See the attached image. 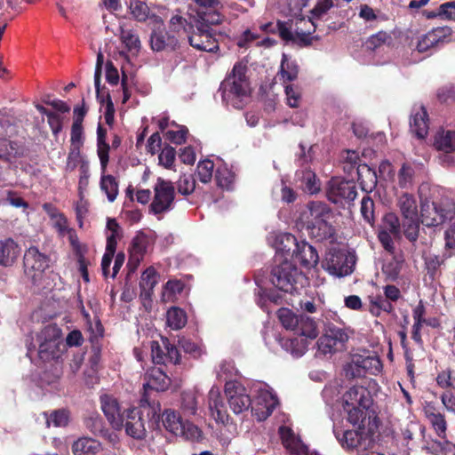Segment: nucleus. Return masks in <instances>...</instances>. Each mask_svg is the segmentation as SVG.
Masks as SVG:
<instances>
[{
	"instance_id": "ddd939ff",
	"label": "nucleus",
	"mask_w": 455,
	"mask_h": 455,
	"mask_svg": "<svg viewBox=\"0 0 455 455\" xmlns=\"http://www.w3.org/2000/svg\"><path fill=\"white\" fill-rule=\"evenodd\" d=\"M225 395L230 410L235 414L247 411L251 405V399L243 385L237 381H227Z\"/></svg>"
},
{
	"instance_id": "4d7b16f0",
	"label": "nucleus",
	"mask_w": 455,
	"mask_h": 455,
	"mask_svg": "<svg viewBox=\"0 0 455 455\" xmlns=\"http://www.w3.org/2000/svg\"><path fill=\"white\" fill-rule=\"evenodd\" d=\"M121 40L130 52H138L140 48V40L132 30H122Z\"/></svg>"
},
{
	"instance_id": "c756f323",
	"label": "nucleus",
	"mask_w": 455,
	"mask_h": 455,
	"mask_svg": "<svg viewBox=\"0 0 455 455\" xmlns=\"http://www.w3.org/2000/svg\"><path fill=\"white\" fill-rule=\"evenodd\" d=\"M103 450L102 444L96 439L81 437L72 444L74 455H97Z\"/></svg>"
},
{
	"instance_id": "e2e57ef3",
	"label": "nucleus",
	"mask_w": 455,
	"mask_h": 455,
	"mask_svg": "<svg viewBox=\"0 0 455 455\" xmlns=\"http://www.w3.org/2000/svg\"><path fill=\"white\" fill-rule=\"evenodd\" d=\"M317 347L318 350L323 355L331 354L340 348L338 346V344L331 338L329 337L327 333L323 335L318 339Z\"/></svg>"
},
{
	"instance_id": "58836bf2",
	"label": "nucleus",
	"mask_w": 455,
	"mask_h": 455,
	"mask_svg": "<svg viewBox=\"0 0 455 455\" xmlns=\"http://www.w3.org/2000/svg\"><path fill=\"white\" fill-rule=\"evenodd\" d=\"M420 221L419 216L411 219H403L401 229L405 238L413 245L418 241L419 235Z\"/></svg>"
},
{
	"instance_id": "5fc2aeb1",
	"label": "nucleus",
	"mask_w": 455,
	"mask_h": 455,
	"mask_svg": "<svg viewBox=\"0 0 455 455\" xmlns=\"http://www.w3.org/2000/svg\"><path fill=\"white\" fill-rule=\"evenodd\" d=\"M61 339V330L56 324H49L45 326L38 335V342H51Z\"/></svg>"
},
{
	"instance_id": "f3484780",
	"label": "nucleus",
	"mask_w": 455,
	"mask_h": 455,
	"mask_svg": "<svg viewBox=\"0 0 455 455\" xmlns=\"http://www.w3.org/2000/svg\"><path fill=\"white\" fill-rule=\"evenodd\" d=\"M151 356L156 364L178 363L180 354L178 349L170 343L167 338L161 337L160 340L151 342Z\"/></svg>"
},
{
	"instance_id": "f704fd0d",
	"label": "nucleus",
	"mask_w": 455,
	"mask_h": 455,
	"mask_svg": "<svg viewBox=\"0 0 455 455\" xmlns=\"http://www.w3.org/2000/svg\"><path fill=\"white\" fill-rule=\"evenodd\" d=\"M434 146L446 154L455 152V131L441 130L435 136Z\"/></svg>"
},
{
	"instance_id": "774afa93",
	"label": "nucleus",
	"mask_w": 455,
	"mask_h": 455,
	"mask_svg": "<svg viewBox=\"0 0 455 455\" xmlns=\"http://www.w3.org/2000/svg\"><path fill=\"white\" fill-rule=\"evenodd\" d=\"M437 98L442 103H452L455 101V86L446 85L438 90Z\"/></svg>"
},
{
	"instance_id": "2f4dec72",
	"label": "nucleus",
	"mask_w": 455,
	"mask_h": 455,
	"mask_svg": "<svg viewBox=\"0 0 455 455\" xmlns=\"http://www.w3.org/2000/svg\"><path fill=\"white\" fill-rule=\"evenodd\" d=\"M411 131L419 138L424 139L428 132V115L424 107L415 112L410 122Z\"/></svg>"
},
{
	"instance_id": "4468645a",
	"label": "nucleus",
	"mask_w": 455,
	"mask_h": 455,
	"mask_svg": "<svg viewBox=\"0 0 455 455\" xmlns=\"http://www.w3.org/2000/svg\"><path fill=\"white\" fill-rule=\"evenodd\" d=\"M307 278L298 267L289 260H283L273 267L270 272L272 284H297L303 283Z\"/></svg>"
},
{
	"instance_id": "aec40b11",
	"label": "nucleus",
	"mask_w": 455,
	"mask_h": 455,
	"mask_svg": "<svg viewBox=\"0 0 455 455\" xmlns=\"http://www.w3.org/2000/svg\"><path fill=\"white\" fill-rule=\"evenodd\" d=\"M424 266L420 272L424 284H440L443 279L444 262L436 255L423 254Z\"/></svg>"
},
{
	"instance_id": "052dcab7",
	"label": "nucleus",
	"mask_w": 455,
	"mask_h": 455,
	"mask_svg": "<svg viewBox=\"0 0 455 455\" xmlns=\"http://www.w3.org/2000/svg\"><path fill=\"white\" fill-rule=\"evenodd\" d=\"M223 16L218 12H209V13H198V17L195 19V24H200L201 22H204L207 24L208 29H212L211 28L212 25H219L222 22Z\"/></svg>"
},
{
	"instance_id": "b1692460",
	"label": "nucleus",
	"mask_w": 455,
	"mask_h": 455,
	"mask_svg": "<svg viewBox=\"0 0 455 455\" xmlns=\"http://www.w3.org/2000/svg\"><path fill=\"white\" fill-rule=\"evenodd\" d=\"M123 427L132 438L141 439L145 436V424L138 408H130L126 411Z\"/></svg>"
},
{
	"instance_id": "c03bdc74",
	"label": "nucleus",
	"mask_w": 455,
	"mask_h": 455,
	"mask_svg": "<svg viewBox=\"0 0 455 455\" xmlns=\"http://www.w3.org/2000/svg\"><path fill=\"white\" fill-rule=\"evenodd\" d=\"M215 180L218 187L232 190L235 181V173L226 166L219 167L215 172Z\"/></svg>"
},
{
	"instance_id": "69168bd1",
	"label": "nucleus",
	"mask_w": 455,
	"mask_h": 455,
	"mask_svg": "<svg viewBox=\"0 0 455 455\" xmlns=\"http://www.w3.org/2000/svg\"><path fill=\"white\" fill-rule=\"evenodd\" d=\"M188 130L186 126H180L178 131H167L164 134L166 140L176 145H181L186 142Z\"/></svg>"
},
{
	"instance_id": "a19ab883",
	"label": "nucleus",
	"mask_w": 455,
	"mask_h": 455,
	"mask_svg": "<svg viewBox=\"0 0 455 455\" xmlns=\"http://www.w3.org/2000/svg\"><path fill=\"white\" fill-rule=\"evenodd\" d=\"M100 185L108 201L114 202L118 195V182L116 178L113 175L102 173Z\"/></svg>"
},
{
	"instance_id": "f257e3e1",
	"label": "nucleus",
	"mask_w": 455,
	"mask_h": 455,
	"mask_svg": "<svg viewBox=\"0 0 455 455\" xmlns=\"http://www.w3.org/2000/svg\"><path fill=\"white\" fill-rule=\"evenodd\" d=\"M280 323L286 330H291L300 337L290 339H282L281 346L292 355L299 357L307 349V339H315L318 336V329L315 322L309 316L296 315L289 308H280L277 312Z\"/></svg>"
},
{
	"instance_id": "4be33fe9",
	"label": "nucleus",
	"mask_w": 455,
	"mask_h": 455,
	"mask_svg": "<svg viewBox=\"0 0 455 455\" xmlns=\"http://www.w3.org/2000/svg\"><path fill=\"white\" fill-rule=\"evenodd\" d=\"M101 409L108 421L115 429H122L125 413L121 411L117 400L110 395H104L100 397Z\"/></svg>"
},
{
	"instance_id": "79ce46f5",
	"label": "nucleus",
	"mask_w": 455,
	"mask_h": 455,
	"mask_svg": "<svg viewBox=\"0 0 455 455\" xmlns=\"http://www.w3.org/2000/svg\"><path fill=\"white\" fill-rule=\"evenodd\" d=\"M279 74L283 83L292 82L298 77L299 67L295 61H288L287 56L283 54Z\"/></svg>"
},
{
	"instance_id": "e433bc0d",
	"label": "nucleus",
	"mask_w": 455,
	"mask_h": 455,
	"mask_svg": "<svg viewBox=\"0 0 455 455\" xmlns=\"http://www.w3.org/2000/svg\"><path fill=\"white\" fill-rule=\"evenodd\" d=\"M66 345L62 339L58 340H52L51 342L39 343L38 354L43 360H50L60 356Z\"/></svg>"
},
{
	"instance_id": "13d9d810",
	"label": "nucleus",
	"mask_w": 455,
	"mask_h": 455,
	"mask_svg": "<svg viewBox=\"0 0 455 455\" xmlns=\"http://www.w3.org/2000/svg\"><path fill=\"white\" fill-rule=\"evenodd\" d=\"M176 150L170 145L164 146L158 156L159 164L166 169H171L175 162Z\"/></svg>"
},
{
	"instance_id": "423d86ee",
	"label": "nucleus",
	"mask_w": 455,
	"mask_h": 455,
	"mask_svg": "<svg viewBox=\"0 0 455 455\" xmlns=\"http://www.w3.org/2000/svg\"><path fill=\"white\" fill-rule=\"evenodd\" d=\"M247 67L242 62H236L231 72L220 84V91L223 98L243 97L247 95L249 82L246 77Z\"/></svg>"
},
{
	"instance_id": "0eeeda50",
	"label": "nucleus",
	"mask_w": 455,
	"mask_h": 455,
	"mask_svg": "<svg viewBox=\"0 0 455 455\" xmlns=\"http://www.w3.org/2000/svg\"><path fill=\"white\" fill-rule=\"evenodd\" d=\"M162 421L169 432L193 442L202 438V431L189 421H183L180 415L174 410L168 409L163 412Z\"/></svg>"
},
{
	"instance_id": "7ed1b4c3",
	"label": "nucleus",
	"mask_w": 455,
	"mask_h": 455,
	"mask_svg": "<svg viewBox=\"0 0 455 455\" xmlns=\"http://www.w3.org/2000/svg\"><path fill=\"white\" fill-rule=\"evenodd\" d=\"M280 38L285 43H291L299 47L311 46L314 41L320 39L318 36H312L316 29V25L308 18L301 16L293 25V20L289 23H279Z\"/></svg>"
},
{
	"instance_id": "39448f33",
	"label": "nucleus",
	"mask_w": 455,
	"mask_h": 455,
	"mask_svg": "<svg viewBox=\"0 0 455 455\" xmlns=\"http://www.w3.org/2000/svg\"><path fill=\"white\" fill-rule=\"evenodd\" d=\"M251 392V413L258 421L266 420L278 405V398L272 387L265 382L253 383Z\"/></svg>"
},
{
	"instance_id": "0e129e2a",
	"label": "nucleus",
	"mask_w": 455,
	"mask_h": 455,
	"mask_svg": "<svg viewBox=\"0 0 455 455\" xmlns=\"http://www.w3.org/2000/svg\"><path fill=\"white\" fill-rule=\"evenodd\" d=\"M188 24V23L184 17L176 14L170 19L169 28L167 30L172 33V35H177L179 38L180 31L187 30Z\"/></svg>"
},
{
	"instance_id": "603ef678",
	"label": "nucleus",
	"mask_w": 455,
	"mask_h": 455,
	"mask_svg": "<svg viewBox=\"0 0 455 455\" xmlns=\"http://www.w3.org/2000/svg\"><path fill=\"white\" fill-rule=\"evenodd\" d=\"M46 416V424L48 427L52 425L55 427H61L68 425L69 420L68 412L65 410L54 411Z\"/></svg>"
},
{
	"instance_id": "4c0bfd02",
	"label": "nucleus",
	"mask_w": 455,
	"mask_h": 455,
	"mask_svg": "<svg viewBox=\"0 0 455 455\" xmlns=\"http://www.w3.org/2000/svg\"><path fill=\"white\" fill-rule=\"evenodd\" d=\"M286 292L287 291H283L280 286H260L258 291V295L259 297V304L263 307L267 301H270L275 304L282 303L283 297Z\"/></svg>"
},
{
	"instance_id": "6e6d98bb",
	"label": "nucleus",
	"mask_w": 455,
	"mask_h": 455,
	"mask_svg": "<svg viewBox=\"0 0 455 455\" xmlns=\"http://www.w3.org/2000/svg\"><path fill=\"white\" fill-rule=\"evenodd\" d=\"M391 40L392 37L389 34L385 31H379L368 38L366 41V47L371 51H375L381 45L387 43L389 44Z\"/></svg>"
},
{
	"instance_id": "cd10ccee",
	"label": "nucleus",
	"mask_w": 455,
	"mask_h": 455,
	"mask_svg": "<svg viewBox=\"0 0 455 455\" xmlns=\"http://www.w3.org/2000/svg\"><path fill=\"white\" fill-rule=\"evenodd\" d=\"M279 435L283 445L290 452L297 455H307L308 452L312 451L308 450V448L301 442L300 438L297 436L289 427H280Z\"/></svg>"
},
{
	"instance_id": "2eb2a0df",
	"label": "nucleus",
	"mask_w": 455,
	"mask_h": 455,
	"mask_svg": "<svg viewBox=\"0 0 455 455\" xmlns=\"http://www.w3.org/2000/svg\"><path fill=\"white\" fill-rule=\"evenodd\" d=\"M150 48L153 52H174L180 47L177 35L169 32L162 23L155 27L150 34Z\"/></svg>"
},
{
	"instance_id": "f03ea898",
	"label": "nucleus",
	"mask_w": 455,
	"mask_h": 455,
	"mask_svg": "<svg viewBox=\"0 0 455 455\" xmlns=\"http://www.w3.org/2000/svg\"><path fill=\"white\" fill-rule=\"evenodd\" d=\"M333 213L331 207L325 203L310 202L307 209L299 217V224L307 235L315 242L329 241L333 243L336 229L331 223Z\"/></svg>"
},
{
	"instance_id": "6e6552de",
	"label": "nucleus",
	"mask_w": 455,
	"mask_h": 455,
	"mask_svg": "<svg viewBox=\"0 0 455 455\" xmlns=\"http://www.w3.org/2000/svg\"><path fill=\"white\" fill-rule=\"evenodd\" d=\"M175 187L170 180L157 178L154 185V197L149 205V212L160 215L170 212L174 205Z\"/></svg>"
},
{
	"instance_id": "412c9836",
	"label": "nucleus",
	"mask_w": 455,
	"mask_h": 455,
	"mask_svg": "<svg viewBox=\"0 0 455 455\" xmlns=\"http://www.w3.org/2000/svg\"><path fill=\"white\" fill-rule=\"evenodd\" d=\"M171 384L170 378L160 367H153L145 375V383L143 384L144 395L141 403H148V391L156 390L157 392L165 391Z\"/></svg>"
},
{
	"instance_id": "f8f14e48",
	"label": "nucleus",
	"mask_w": 455,
	"mask_h": 455,
	"mask_svg": "<svg viewBox=\"0 0 455 455\" xmlns=\"http://www.w3.org/2000/svg\"><path fill=\"white\" fill-rule=\"evenodd\" d=\"M326 195L329 201L333 204H349L357 196L355 183L353 180H345L339 178H332L328 182Z\"/></svg>"
},
{
	"instance_id": "338daca9",
	"label": "nucleus",
	"mask_w": 455,
	"mask_h": 455,
	"mask_svg": "<svg viewBox=\"0 0 455 455\" xmlns=\"http://www.w3.org/2000/svg\"><path fill=\"white\" fill-rule=\"evenodd\" d=\"M285 94L287 99V104L291 108H298L301 100V93L298 87L292 84L285 86Z\"/></svg>"
},
{
	"instance_id": "9d476101",
	"label": "nucleus",
	"mask_w": 455,
	"mask_h": 455,
	"mask_svg": "<svg viewBox=\"0 0 455 455\" xmlns=\"http://www.w3.org/2000/svg\"><path fill=\"white\" fill-rule=\"evenodd\" d=\"M401 235V223L397 215L394 212L386 213L378 228V240L384 250L390 255H395V246L394 238Z\"/></svg>"
},
{
	"instance_id": "1a4fd4ad",
	"label": "nucleus",
	"mask_w": 455,
	"mask_h": 455,
	"mask_svg": "<svg viewBox=\"0 0 455 455\" xmlns=\"http://www.w3.org/2000/svg\"><path fill=\"white\" fill-rule=\"evenodd\" d=\"M455 215V204L446 203L430 202L425 200L421 203V223L427 227H437L446 220Z\"/></svg>"
},
{
	"instance_id": "a878e982",
	"label": "nucleus",
	"mask_w": 455,
	"mask_h": 455,
	"mask_svg": "<svg viewBox=\"0 0 455 455\" xmlns=\"http://www.w3.org/2000/svg\"><path fill=\"white\" fill-rule=\"evenodd\" d=\"M326 269L331 275L345 276L353 272V263L342 251L331 253L326 259Z\"/></svg>"
},
{
	"instance_id": "dca6fc26",
	"label": "nucleus",
	"mask_w": 455,
	"mask_h": 455,
	"mask_svg": "<svg viewBox=\"0 0 455 455\" xmlns=\"http://www.w3.org/2000/svg\"><path fill=\"white\" fill-rule=\"evenodd\" d=\"M196 31L188 36L189 44L200 51L215 52L219 50V43L213 29H208L207 24H195Z\"/></svg>"
},
{
	"instance_id": "de8ad7c7",
	"label": "nucleus",
	"mask_w": 455,
	"mask_h": 455,
	"mask_svg": "<svg viewBox=\"0 0 455 455\" xmlns=\"http://www.w3.org/2000/svg\"><path fill=\"white\" fill-rule=\"evenodd\" d=\"M213 169L214 163L212 160L200 161L196 166V175L202 183L207 184L212 179Z\"/></svg>"
},
{
	"instance_id": "49530a36",
	"label": "nucleus",
	"mask_w": 455,
	"mask_h": 455,
	"mask_svg": "<svg viewBox=\"0 0 455 455\" xmlns=\"http://www.w3.org/2000/svg\"><path fill=\"white\" fill-rule=\"evenodd\" d=\"M129 9L132 17L139 22H145L149 15V8L141 0H131Z\"/></svg>"
},
{
	"instance_id": "c9c22d12",
	"label": "nucleus",
	"mask_w": 455,
	"mask_h": 455,
	"mask_svg": "<svg viewBox=\"0 0 455 455\" xmlns=\"http://www.w3.org/2000/svg\"><path fill=\"white\" fill-rule=\"evenodd\" d=\"M397 207L403 219H411L419 216L415 196L409 193L402 194L397 200Z\"/></svg>"
},
{
	"instance_id": "09e8293b",
	"label": "nucleus",
	"mask_w": 455,
	"mask_h": 455,
	"mask_svg": "<svg viewBox=\"0 0 455 455\" xmlns=\"http://www.w3.org/2000/svg\"><path fill=\"white\" fill-rule=\"evenodd\" d=\"M362 159L360 158L357 152L354 150H347V156L343 162V171L347 175L352 176L353 173H356L357 167H361L363 164Z\"/></svg>"
},
{
	"instance_id": "72a5a7b5",
	"label": "nucleus",
	"mask_w": 455,
	"mask_h": 455,
	"mask_svg": "<svg viewBox=\"0 0 455 455\" xmlns=\"http://www.w3.org/2000/svg\"><path fill=\"white\" fill-rule=\"evenodd\" d=\"M334 435L340 445L347 450H352L362 446L363 435L356 430H347L341 434V430L334 427Z\"/></svg>"
},
{
	"instance_id": "6ab92c4d",
	"label": "nucleus",
	"mask_w": 455,
	"mask_h": 455,
	"mask_svg": "<svg viewBox=\"0 0 455 455\" xmlns=\"http://www.w3.org/2000/svg\"><path fill=\"white\" fill-rule=\"evenodd\" d=\"M451 35L452 29L448 26L434 28L419 37L416 50L419 52H427L440 44L448 42Z\"/></svg>"
},
{
	"instance_id": "393cba45",
	"label": "nucleus",
	"mask_w": 455,
	"mask_h": 455,
	"mask_svg": "<svg viewBox=\"0 0 455 455\" xmlns=\"http://www.w3.org/2000/svg\"><path fill=\"white\" fill-rule=\"evenodd\" d=\"M208 409L211 417L219 424L226 425L228 422L229 415L221 399L218 387H212L208 395Z\"/></svg>"
},
{
	"instance_id": "bb28decb",
	"label": "nucleus",
	"mask_w": 455,
	"mask_h": 455,
	"mask_svg": "<svg viewBox=\"0 0 455 455\" xmlns=\"http://www.w3.org/2000/svg\"><path fill=\"white\" fill-rule=\"evenodd\" d=\"M292 258L305 268L314 267L319 261L317 251L306 241L299 242L297 249L293 251Z\"/></svg>"
},
{
	"instance_id": "ea45409f",
	"label": "nucleus",
	"mask_w": 455,
	"mask_h": 455,
	"mask_svg": "<svg viewBox=\"0 0 455 455\" xmlns=\"http://www.w3.org/2000/svg\"><path fill=\"white\" fill-rule=\"evenodd\" d=\"M369 311L374 316H379L382 312L390 313L394 307L392 304L380 295H371L369 297Z\"/></svg>"
},
{
	"instance_id": "a18cd8bd",
	"label": "nucleus",
	"mask_w": 455,
	"mask_h": 455,
	"mask_svg": "<svg viewBox=\"0 0 455 455\" xmlns=\"http://www.w3.org/2000/svg\"><path fill=\"white\" fill-rule=\"evenodd\" d=\"M360 212L363 219L373 227L376 220L375 204L369 196L363 197L361 201Z\"/></svg>"
},
{
	"instance_id": "680f3d73",
	"label": "nucleus",
	"mask_w": 455,
	"mask_h": 455,
	"mask_svg": "<svg viewBox=\"0 0 455 455\" xmlns=\"http://www.w3.org/2000/svg\"><path fill=\"white\" fill-rule=\"evenodd\" d=\"M414 176V169L408 164H403L398 172V183L401 188L411 185Z\"/></svg>"
},
{
	"instance_id": "864d4df0",
	"label": "nucleus",
	"mask_w": 455,
	"mask_h": 455,
	"mask_svg": "<svg viewBox=\"0 0 455 455\" xmlns=\"http://www.w3.org/2000/svg\"><path fill=\"white\" fill-rule=\"evenodd\" d=\"M177 189L181 195H191L196 189L194 176L192 174H182L177 181Z\"/></svg>"
},
{
	"instance_id": "c85d7f7f",
	"label": "nucleus",
	"mask_w": 455,
	"mask_h": 455,
	"mask_svg": "<svg viewBox=\"0 0 455 455\" xmlns=\"http://www.w3.org/2000/svg\"><path fill=\"white\" fill-rule=\"evenodd\" d=\"M20 254V247L12 238L0 240V266L10 267L15 264Z\"/></svg>"
},
{
	"instance_id": "37998d69",
	"label": "nucleus",
	"mask_w": 455,
	"mask_h": 455,
	"mask_svg": "<svg viewBox=\"0 0 455 455\" xmlns=\"http://www.w3.org/2000/svg\"><path fill=\"white\" fill-rule=\"evenodd\" d=\"M167 324L172 330H180L187 323L186 313L179 307H172L167 311Z\"/></svg>"
},
{
	"instance_id": "8fccbe9b",
	"label": "nucleus",
	"mask_w": 455,
	"mask_h": 455,
	"mask_svg": "<svg viewBox=\"0 0 455 455\" xmlns=\"http://www.w3.org/2000/svg\"><path fill=\"white\" fill-rule=\"evenodd\" d=\"M299 242L291 234H284L280 237L278 250L286 256H293V251L297 249Z\"/></svg>"
},
{
	"instance_id": "20e7f679",
	"label": "nucleus",
	"mask_w": 455,
	"mask_h": 455,
	"mask_svg": "<svg viewBox=\"0 0 455 455\" xmlns=\"http://www.w3.org/2000/svg\"><path fill=\"white\" fill-rule=\"evenodd\" d=\"M343 403L347 420L353 425H359L366 419L368 410L372 404V398L367 388L355 386L344 394Z\"/></svg>"
},
{
	"instance_id": "9b49d317",
	"label": "nucleus",
	"mask_w": 455,
	"mask_h": 455,
	"mask_svg": "<svg viewBox=\"0 0 455 455\" xmlns=\"http://www.w3.org/2000/svg\"><path fill=\"white\" fill-rule=\"evenodd\" d=\"M49 256L41 252L36 246H30L25 251L23 256L24 271L34 283L41 279L45 269L49 267Z\"/></svg>"
},
{
	"instance_id": "5701e85b",
	"label": "nucleus",
	"mask_w": 455,
	"mask_h": 455,
	"mask_svg": "<svg viewBox=\"0 0 455 455\" xmlns=\"http://www.w3.org/2000/svg\"><path fill=\"white\" fill-rule=\"evenodd\" d=\"M354 376H361L365 373L376 375L380 372L382 364L377 356L355 355L349 365Z\"/></svg>"
},
{
	"instance_id": "a211bd4d",
	"label": "nucleus",
	"mask_w": 455,
	"mask_h": 455,
	"mask_svg": "<svg viewBox=\"0 0 455 455\" xmlns=\"http://www.w3.org/2000/svg\"><path fill=\"white\" fill-rule=\"evenodd\" d=\"M149 245V237L143 231H139L132 238L129 249V259L126 265L128 269L127 275L135 273L140 261L143 259L148 247Z\"/></svg>"
},
{
	"instance_id": "3c124183",
	"label": "nucleus",
	"mask_w": 455,
	"mask_h": 455,
	"mask_svg": "<svg viewBox=\"0 0 455 455\" xmlns=\"http://www.w3.org/2000/svg\"><path fill=\"white\" fill-rule=\"evenodd\" d=\"M338 0H317L314 8L310 11L311 20H321L328 12L337 5Z\"/></svg>"
},
{
	"instance_id": "7c9ffc66",
	"label": "nucleus",
	"mask_w": 455,
	"mask_h": 455,
	"mask_svg": "<svg viewBox=\"0 0 455 455\" xmlns=\"http://www.w3.org/2000/svg\"><path fill=\"white\" fill-rule=\"evenodd\" d=\"M25 148L16 141L0 138V160L11 162L24 156Z\"/></svg>"
},
{
	"instance_id": "473e14b6",
	"label": "nucleus",
	"mask_w": 455,
	"mask_h": 455,
	"mask_svg": "<svg viewBox=\"0 0 455 455\" xmlns=\"http://www.w3.org/2000/svg\"><path fill=\"white\" fill-rule=\"evenodd\" d=\"M357 180L360 188L366 193H371L377 186L378 180L376 172L366 164L357 167Z\"/></svg>"
},
{
	"instance_id": "bf43d9fd",
	"label": "nucleus",
	"mask_w": 455,
	"mask_h": 455,
	"mask_svg": "<svg viewBox=\"0 0 455 455\" xmlns=\"http://www.w3.org/2000/svg\"><path fill=\"white\" fill-rule=\"evenodd\" d=\"M181 409L187 415H195L197 411V402L193 393L186 392L182 394Z\"/></svg>"
}]
</instances>
